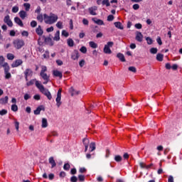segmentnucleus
Segmentation results:
<instances>
[{"label":"nucleus","mask_w":182,"mask_h":182,"mask_svg":"<svg viewBox=\"0 0 182 182\" xmlns=\"http://www.w3.org/2000/svg\"><path fill=\"white\" fill-rule=\"evenodd\" d=\"M43 18L45 23H47L48 25H53V23L58 21V15L50 13V15L46 14H43Z\"/></svg>","instance_id":"1"},{"label":"nucleus","mask_w":182,"mask_h":182,"mask_svg":"<svg viewBox=\"0 0 182 182\" xmlns=\"http://www.w3.org/2000/svg\"><path fill=\"white\" fill-rule=\"evenodd\" d=\"M13 45L16 49H21L25 46V41H23V40L16 39L14 41Z\"/></svg>","instance_id":"2"},{"label":"nucleus","mask_w":182,"mask_h":182,"mask_svg":"<svg viewBox=\"0 0 182 182\" xmlns=\"http://www.w3.org/2000/svg\"><path fill=\"white\" fill-rule=\"evenodd\" d=\"M113 45V42L109 41L107 44L105 46L104 53H107V55H110L112 53V50H110V48H112Z\"/></svg>","instance_id":"3"},{"label":"nucleus","mask_w":182,"mask_h":182,"mask_svg":"<svg viewBox=\"0 0 182 182\" xmlns=\"http://www.w3.org/2000/svg\"><path fill=\"white\" fill-rule=\"evenodd\" d=\"M62 99V89H59L57 93L56 102L57 107H60V105H62V102H60Z\"/></svg>","instance_id":"4"},{"label":"nucleus","mask_w":182,"mask_h":182,"mask_svg":"<svg viewBox=\"0 0 182 182\" xmlns=\"http://www.w3.org/2000/svg\"><path fill=\"white\" fill-rule=\"evenodd\" d=\"M4 22L8 25L10 28H12L14 26V23H12V21L11 20V17H9V15H7L4 18Z\"/></svg>","instance_id":"5"},{"label":"nucleus","mask_w":182,"mask_h":182,"mask_svg":"<svg viewBox=\"0 0 182 182\" xmlns=\"http://www.w3.org/2000/svg\"><path fill=\"white\" fill-rule=\"evenodd\" d=\"M43 95L46 96L48 100H52V94L49 92V90L44 88L42 91H41Z\"/></svg>","instance_id":"6"},{"label":"nucleus","mask_w":182,"mask_h":182,"mask_svg":"<svg viewBox=\"0 0 182 182\" xmlns=\"http://www.w3.org/2000/svg\"><path fill=\"white\" fill-rule=\"evenodd\" d=\"M32 75H33V71H32V70L29 68L26 69L24 71V75L26 82H28V77H29V76H32Z\"/></svg>","instance_id":"7"},{"label":"nucleus","mask_w":182,"mask_h":182,"mask_svg":"<svg viewBox=\"0 0 182 182\" xmlns=\"http://www.w3.org/2000/svg\"><path fill=\"white\" fill-rule=\"evenodd\" d=\"M79 51H77V50H74L71 54V59H73V60H77L79 59Z\"/></svg>","instance_id":"8"},{"label":"nucleus","mask_w":182,"mask_h":182,"mask_svg":"<svg viewBox=\"0 0 182 182\" xmlns=\"http://www.w3.org/2000/svg\"><path fill=\"white\" fill-rule=\"evenodd\" d=\"M40 75L42 77V79L45 80V82H43V85H47L48 82H49V75L45 73H40Z\"/></svg>","instance_id":"9"},{"label":"nucleus","mask_w":182,"mask_h":182,"mask_svg":"<svg viewBox=\"0 0 182 182\" xmlns=\"http://www.w3.org/2000/svg\"><path fill=\"white\" fill-rule=\"evenodd\" d=\"M23 63V61H22V60H16L11 64V68H18V66H21V65H22Z\"/></svg>","instance_id":"10"},{"label":"nucleus","mask_w":182,"mask_h":182,"mask_svg":"<svg viewBox=\"0 0 182 182\" xmlns=\"http://www.w3.org/2000/svg\"><path fill=\"white\" fill-rule=\"evenodd\" d=\"M97 9V6H93L88 9L89 13L90 15L96 16L97 14H96V10Z\"/></svg>","instance_id":"11"},{"label":"nucleus","mask_w":182,"mask_h":182,"mask_svg":"<svg viewBox=\"0 0 182 182\" xmlns=\"http://www.w3.org/2000/svg\"><path fill=\"white\" fill-rule=\"evenodd\" d=\"M53 75L55 76V77H60V79H62V77H63V74L62 73V72L58 70L53 71Z\"/></svg>","instance_id":"12"},{"label":"nucleus","mask_w":182,"mask_h":182,"mask_svg":"<svg viewBox=\"0 0 182 182\" xmlns=\"http://www.w3.org/2000/svg\"><path fill=\"white\" fill-rule=\"evenodd\" d=\"M45 111V107L43 105L39 106L36 110H34V114H41V111Z\"/></svg>","instance_id":"13"},{"label":"nucleus","mask_w":182,"mask_h":182,"mask_svg":"<svg viewBox=\"0 0 182 182\" xmlns=\"http://www.w3.org/2000/svg\"><path fill=\"white\" fill-rule=\"evenodd\" d=\"M48 161L51 165V168H55V166H56V162L55 161L53 156L50 157Z\"/></svg>","instance_id":"14"},{"label":"nucleus","mask_w":182,"mask_h":182,"mask_svg":"<svg viewBox=\"0 0 182 182\" xmlns=\"http://www.w3.org/2000/svg\"><path fill=\"white\" fill-rule=\"evenodd\" d=\"M136 41L138 42H142L143 41V34L141 33L138 32L136 36Z\"/></svg>","instance_id":"15"},{"label":"nucleus","mask_w":182,"mask_h":182,"mask_svg":"<svg viewBox=\"0 0 182 182\" xmlns=\"http://www.w3.org/2000/svg\"><path fill=\"white\" fill-rule=\"evenodd\" d=\"M36 32L38 36H42L43 35V30H42V27H41V26H38L36 29Z\"/></svg>","instance_id":"16"},{"label":"nucleus","mask_w":182,"mask_h":182,"mask_svg":"<svg viewBox=\"0 0 182 182\" xmlns=\"http://www.w3.org/2000/svg\"><path fill=\"white\" fill-rule=\"evenodd\" d=\"M92 21H93V22H95V23H97V25H105V23L101 19H99L97 18H93Z\"/></svg>","instance_id":"17"},{"label":"nucleus","mask_w":182,"mask_h":182,"mask_svg":"<svg viewBox=\"0 0 182 182\" xmlns=\"http://www.w3.org/2000/svg\"><path fill=\"white\" fill-rule=\"evenodd\" d=\"M36 86L38 87V89H39L40 92L45 89V87H43V85L38 80H36Z\"/></svg>","instance_id":"18"},{"label":"nucleus","mask_w":182,"mask_h":182,"mask_svg":"<svg viewBox=\"0 0 182 182\" xmlns=\"http://www.w3.org/2000/svg\"><path fill=\"white\" fill-rule=\"evenodd\" d=\"M14 22H16V23H18L19 26L23 27V23L22 22V20L19 18V17H15Z\"/></svg>","instance_id":"19"},{"label":"nucleus","mask_w":182,"mask_h":182,"mask_svg":"<svg viewBox=\"0 0 182 182\" xmlns=\"http://www.w3.org/2000/svg\"><path fill=\"white\" fill-rule=\"evenodd\" d=\"M9 99V98L8 97V96L1 98L0 99V105H6V103H8Z\"/></svg>","instance_id":"20"},{"label":"nucleus","mask_w":182,"mask_h":182,"mask_svg":"<svg viewBox=\"0 0 182 182\" xmlns=\"http://www.w3.org/2000/svg\"><path fill=\"white\" fill-rule=\"evenodd\" d=\"M1 66L4 68V73L9 72V70H11V68L9 67V64H8V63H4Z\"/></svg>","instance_id":"21"},{"label":"nucleus","mask_w":182,"mask_h":182,"mask_svg":"<svg viewBox=\"0 0 182 182\" xmlns=\"http://www.w3.org/2000/svg\"><path fill=\"white\" fill-rule=\"evenodd\" d=\"M53 41H60V31H56L55 36L53 38Z\"/></svg>","instance_id":"22"},{"label":"nucleus","mask_w":182,"mask_h":182,"mask_svg":"<svg viewBox=\"0 0 182 182\" xmlns=\"http://www.w3.org/2000/svg\"><path fill=\"white\" fill-rule=\"evenodd\" d=\"M117 58L119 59V60H121V62H126V59L124 58V55H123L122 53H118L117 54Z\"/></svg>","instance_id":"23"},{"label":"nucleus","mask_w":182,"mask_h":182,"mask_svg":"<svg viewBox=\"0 0 182 182\" xmlns=\"http://www.w3.org/2000/svg\"><path fill=\"white\" fill-rule=\"evenodd\" d=\"M164 58V55L158 53L156 55V60H159V62H163V58Z\"/></svg>","instance_id":"24"},{"label":"nucleus","mask_w":182,"mask_h":182,"mask_svg":"<svg viewBox=\"0 0 182 182\" xmlns=\"http://www.w3.org/2000/svg\"><path fill=\"white\" fill-rule=\"evenodd\" d=\"M67 43H68V46L72 48L75 45V41H73V40L72 38H68V41H67Z\"/></svg>","instance_id":"25"},{"label":"nucleus","mask_w":182,"mask_h":182,"mask_svg":"<svg viewBox=\"0 0 182 182\" xmlns=\"http://www.w3.org/2000/svg\"><path fill=\"white\" fill-rule=\"evenodd\" d=\"M19 16L21 18V19H25V18H26V11H21L19 12Z\"/></svg>","instance_id":"26"},{"label":"nucleus","mask_w":182,"mask_h":182,"mask_svg":"<svg viewBox=\"0 0 182 182\" xmlns=\"http://www.w3.org/2000/svg\"><path fill=\"white\" fill-rule=\"evenodd\" d=\"M41 126L43 128L48 127V119H46V118H43Z\"/></svg>","instance_id":"27"},{"label":"nucleus","mask_w":182,"mask_h":182,"mask_svg":"<svg viewBox=\"0 0 182 182\" xmlns=\"http://www.w3.org/2000/svg\"><path fill=\"white\" fill-rule=\"evenodd\" d=\"M114 25L118 29H123L124 28L123 26L122 25V23H120V22H115L114 23Z\"/></svg>","instance_id":"28"},{"label":"nucleus","mask_w":182,"mask_h":182,"mask_svg":"<svg viewBox=\"0 0 182 182\" xmlns=\"http://www.w3.org/2000/svg\"><path fill=\"white\" fill-rule=\"evenodd\" d=\"M114 160L117 161V163H120L123 160V158L120 155H116L114 156Z\"/></svg>","instance_id":"29"},{"label":"nucleus","mask_w":182,"mask_h":182,"mask_svg":"<svg viewBox=\"0 0 182 182\" xmlns=\"http://www.w3.org/2000/svg\"><path fill=\"white\" fill-rule=\"evenodd\" d=\"M6 58L9 60H14V59H15V55L12 53H7Z\"/></svg>","instance_id":"30"},{"label":"nucleus","mask_w":182,"mask_h":182,"mask_svg":"<svg viewBox=\"0 0 182 182\" xmlns=\"http://www.w3.org/2000/svg\"><path fill=\"white\" fill-rule=\"evenodd\" d=\"M37 20H38V21L41 22V23L43 22V21H45V18H43V15L38 14L37 16Z\"/></svg>","instance_id":"31"},{"label":"nucleus","mask_w":182,"mask_h":182,"mask_svg":"<svg viewBox=\"0 0 182 182\" xmlns=\"http://www.w3.org/2000/svg\"><path fill=\"white\" fill-rule=\"evenodd\" d=\"M90 151H94L96 150V144L95 142H92L90 145Z\"/></svg>","instance_id":"32"},{"label":"nucleus","mask_w":182,"mask_h":182,"mask_svg":"<svg viewBox=\"0 0 182 182\" xmlns=\"http://www.w3.org/2000/svg\"><path fill=\"white\" fill-rule=\"evenodd\" d=\"M89 43L90 48H92V49H96V48H97V44L94 41H90Z\"/></svg>","instance_id":"33"},{"label":"nucleus","mask_w":182,"mask_h":182,"mask_svg":"<svg viewBox=\"0 0 182 182\" xmlns=\"http://www.w3.org/2000/svg\"><path fill=\"white\" fill-rule=\"evenodd\" d=\"M23 6L25 8V10L26 11V12H28L29 9H31V4L28 3H25L23 4Z\"/></svg>","instance_id":"34"},{"label":"nucleus","mask_w":182,"mask_h":182,"mask_svg":"<svg viewBox=\"0 0 182 182\" xmlns=\"http://www.w3.org/2000/svg\"><path fill=\"white\" fill-rule=\"evenodd\" d=\"M70 91L71 92L72 96H75V95H79V91H75V89H73V87H71L70 89Z\"/></svg>","instance_id":"35"},{"label":"nucleus","mask_w":182,"mask_h":182,"mask_svg":"<svg viewBox=\"0 0 182 182\" xmlns=\"http://www.w3.org/2000/svg\"><path fill=\"white\" fill-rule=\"evenodd\" d=\"M56 26H57V28H58V29H63V23L62 21H58L56 23Z\"/></svg>","instance_id":"36"},{"label":"nucleus","mask_w":182,"mask_h":182,"mask_svg":"<svg viewBox=\"0 0 182 182\" xmlns=\"http://www.w3.org/2000/svg\"><path fill=\"white\" fill-rule=\"evenodd\" d=\"M82 143L84 144L85 146H89V144L90 143L89 141V139L87 138H85L83 140H82Z\"/></svg>","instance_id":"37"},{"label":"nucleus","mask_w":182,"mask_h":182,"mask_svg":"<svg viewBox=\"0 0 182 182\" xmlns=\"http://www.w3.org/2000/svg\"><path fill=\"white\" fill-rule=\"evenodd\" d=\"M35 82H36V80H31L27 82L26 85L27 86H32V85L35 84Z\"/></svg>","instance_id":"38"},{"label":"nucleus","mask_w":182,"mask_h":182,"mask_svg":"<svg viewBox=\"0 0 182 182\" xmlns=\"http://www.w3.org/2000/svg\"><path fill=\"white\" fill-rule=\"evenodd\" d=\"M128 70H129L130 72H133V73H136V72H137V70L136 69L135 67L134 66H131L128 68Z\"/></svg>","instance_id":"39"},{"label":"nucleus","mask_w":182,"mask_h":182,"mask_svg":"<svg viewBox=\"0 0 182 182\" xmlns=\"http://www.w3.org/2000/svg\"><path fill=\"white\" fill-rule=\"evenodd\" d=\"M11 110L12 112H16L18 110V105L14 104L11 105Z\"/></svg>","instance_id":"40"},{"label":"nucleus","mask_w":182,"mask_h":182,"mask_svg":"<svg viewBox=\"0 0 182 182\" xmlns=\"http://www.w3.org/2000/svg\"><path fill=\"white\" fill-rule=\"evenodd\" d=\"M8 114V110L6 109H1L0 111V116H5V114Z\"/></svg>","instance_id":"41"},{"label":"nucleus","mask_w":182,"mask_h":182,"mask_svg":"<svg viewBox=\"0 0 182 182\" xmlns=\"http://www.w3.org/2000/svg\"><path fill=\"white\" fill-rule=\"evenodd\" d=\"M37 26H38V23L36 22V21H32L31 22V28H36Z\"/></svg>","instance_id":"42"},{"label":"nucleus","mask_w":182,"mask_h":182,"mask_svg":"<svg viewBox=\"0 0 182 182\" xmlns=\"http://www.w3.org/2000/svg\"><path fill=\"white\" fill-rule=\"evenodd\" d=\"M18 11H19V7L18 6H14L12 8V12L14 14H16V12H18Z\"/></svg>","instance_id":"43"},{"label":"nucleus","mask_w":182,"mask_h":182,"mask_svg":"<svg viewBox=\"0 0 182 182\" xmlns=\"http://www.w3.org/2000/svg\"><path fill=\"white\" fill-rule=\"evenodd\" d=\"M4 73H5V77H6V79H11V73H9V72H4Z\"/></svg>","instance_id":"44"},{"label":"nucleus","mask_w":182,"mask_h":182,"mask_svg":"<svg viewBox=\"0 0 182 182\" xmlns=\"http://www.w3.org/2000/svg\"><path fill=\"white\" fill-rule=\"evenodd\" d=\"M80 50V52H82V53H86L87 52V48H86V47H85V46H82V47H81Z\"/></svg>","instance_id":"45"},{"label":"nucleus","mask_w":182,"mask_h":182,"mask_svg":"<svg viewBox=\"0 0 182 182\" xmlns=\"http://www.w3.org/2000/svg\"><path fill=\"white\" fill-rule=\"evenodd\" d=\"M48 68H46V66L43 65L41 66V71L40 73H45V72H47Z\"/></svg>","instance_id":"46"},{"label":"nucleus","mask_w":182,"mask_h":182,"mask_svg":"<svg viewBox=\"0 0 182 182\" xmlns=\"http://www.w3.org/2000/svg\"><path fill=\"white\" fill-rule=\"evenodd\" d=\"M45 41L46 42V43H50V45H51V46H52V45H53V43H52V38H46L45 39Z\"/></svg>","instance_id":"47"},{"label":"nucleus","mask_w":182,"mask_h":182,"mask_svg":"<svg viewBox=\"0 0 182 182\" xmlns=\"http://www.w3.org/2000/svg\"><path fill=\"white\" fill-rule=\"evenodd\" d=\"M146 40L148 45H151L153 43V40L151 39V38L147 37L146 38Z\"/></svg>","instance_id":"48"},{"label":"nucleus","mask_w":182,"mask_h":182,"mask_svg":"<svg viewBox=\"0 0 182 182\" xmlns=\"http://www.w3.org/2000/svg\"><path fill=\"white\" fill-rule=\"evenodd\" d=\"M150 52L153 54V55H156V53H157V48H151L150 49Z\"/></svg>","instance_id":"49"},{"label":"nucleus","mask_w":182,"mask_h":182,"mask_svg":"<svg viewBox=\"0 0 182 182\" xmlns=\"http://www.w3.org/2000/svg\"><path fill=\"white\" fill-rule=\"evenodd\" d=\"M43 56L44 59H49V51H46Z\"/></svg>","instance_id":"50"},{"label":"nucleus","mask_w":182,"mask_h":182,"mask_svg":"<svg viewBox=\"0 0 182 182\" xmlns=\"http://www.w3.org/2000/svg\"><path fill=\"white\" fill-rule=\"evenodd\" d=\"M102 5H106V6H109L110 5V2H109V0H103Z\"/></svg>","instance_id":"51"},{"label":"nucleus","mask_w":182,"mask_h":182,"mask_svg":"<svg viewBox=\"0 0 182 182\" xmlns=\"http://www.w3.org/2000/svg\"><path fill=\"white\" fill-rule=\"evenodd\" d=\"M63 168L64 170L68 171L70 168V165L69 164H65Z\"/></svg>","instance_id":"52"},{"label":"nucleus","mask_w":182,"mask_h":182,"mask_svg":"<svg viewBox=\"0 0 182 182\" xmlns=\"http://www.w3.org/2000/svg\"><path fill=\"white\" fill-rule=\"evenodd\" d=\"M62 36H65V38H68V36H69V33H68L66 31L63 30L62 31Z\"/></svg>","instance_id":"53"},{"label":"nucleus","mask_w":182,"mask_h":182,"mask_svg":"<svg viewBox=\"0 0 182 182\" xmlns=\"http://www.w3.org/2000/svg\"><path fill=\"white\" fill-rule=\"evenodd\" d=\"M156 41H157V43H159V45L160 46H161V45H163V41H161V38L158 37V38H156Z\"/></svg>","instance_id":"54"},{"label":"nucleus","mask_w":182,"mask_h":182,"mask_svg":"<svg viewBox=\"0 0 182 182\" xmlns=\"http://www.w3.org/2000/svg\"><path fill=\"white\" fill-rule=\"evenodd\" d=\"M78 180H79V181H85V176L79 175L78 176Z\"/></svg>","instance_id":"55"},{"label":"nucleus","mask_w":182,"mask_h":182,"mask_svg":"<svg viewBox=\"0 0 182 182\" xmlns=\"http://www.w3.org/2000/svg\"><path fill=\"white\" fill-rule=\"evenodd\" d=\"M4 62H5V58H4V56H0V65L2 66V65H4Z\"/></svg>","instance_id":"56"},{"label":"nucleus","mask_w":182,"mask_h":182,"mask_svg":"<svg viewBox=\"0 0 182 182\" xmlns=\"http://www.w3.org/2000/svg\"><path fill=\"white\" fill-rule=\"evenodd\" d=\"M85 60H82L80 61L79 65L80 66V68H83L85 66Z\"/></svg>","instance_id":"57"},{"label":"nucleus","mask_w":182,"mask_h":182,"mask_svg":"<svg viewBox=\"0 0 182 182\" xmlns=\"http://www.w3.org/2000/svg\"><path fill=\"white\" fill-rule=\"evenodd\" d=\"M31 95L29 94H25L24 95V100H29L31 99Z\"/></svg>","instance_id":"58"},{"label":"nucleus","mask_w":182,"mask_h":182,"mask_svg":"<svg viewBox=\"0 0 182 182\" xmlns=\"http://www.w3.org/2000/svg\"><path fill=\"white\" fill-rule=\"evenodd\" d=\"M113 19H114V16H113V15H109L107 16V21H112Z\"/></svg>","instance_id":"59"},{"label":"nucleus","mask_w":182,"mask_h":182,"mask_svg":"<svg viewBox=\"0 0 182 182\" xmlns=\"http://www.w3.org/2000/svg\"><path fill=\"white\" fill-rule=\"evenodd\" d=\"M82 23H83V25H89V21L87 20V19H86V18H83L82 19Z\"/></svg>","instance_id":"60"},{"label":"nucleus","mask_w":182,"mask_h":182,"mask_svg":"<svg viewBox=\"0 0 182 182\" xmlns=\"http://www.w3.org/2000/svg\"><path fill=\"white\" fill-rule=\"evenodd\" d=\"M71 182H77V178L76 176H72L70 178Z\"/></svg>","instance_id":"61"},{"label":"nucleus","mask_w":182,"mask_h":182,"mask_svg":"<svg viewBox=\"0 0 182 182\" xmlns=\"http://www.w3.org/2000/svg\"><path fill=\"white\" fill-rule=\"evenodd\" d=\"M168 182H174V178H173V176H168Z\"/></svg>","instance_id":"62"},{"label":"nucleus","mask_w":182,"mask_h":182,"mask_svg":"<svg viewBox=\"0 0 182 182\" xmlns=\"http://www.w3.org/2000/svg\"><path fill=\"white\" fill-rule=\"evenodd\" d=\"M139 8H140V6L139 4L133 5V9H134L135 11H137V9H139Z\"/></svg>","instance_id":"63"},{"label":"nucleus","mask_w":182,"mask_h":182,"mask_svg":"<svg viewBox=\"0 0 182 182\" xmlns=\"http://www.w3.org/2000/svg\"><path fill=\"white\" fill-rule=\"evenodd\" d=\"M135 28H136V29H141L142 26L141 23H136L135 24Z\"/></svg>","instance_id":"64"}]
</instances>
